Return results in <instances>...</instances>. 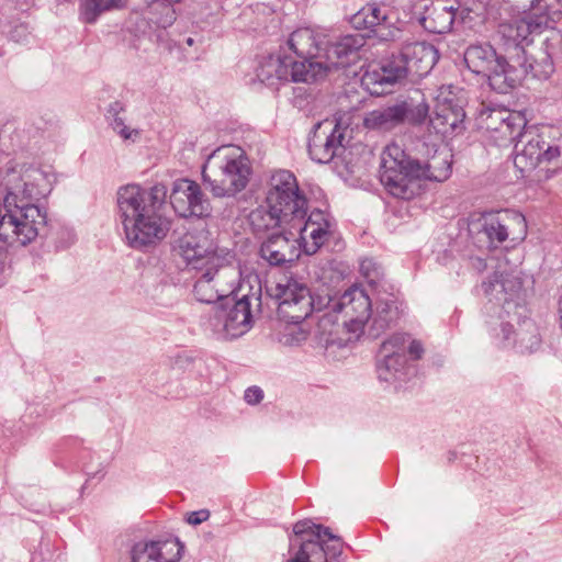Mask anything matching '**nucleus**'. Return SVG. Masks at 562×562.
Masks as SVG:
<instances>
[{
    "instance_id": "nucleus-1",
    "label": "nucleus",
    "mask_w": 562,
    "mask_h": 562,
    "mask_svg": "<svg viewBox=\"0 0 562 562\" xmlns=\"http://www.w3.org/2000/svg\"><path fill=\"white\" fill-rule=\"evenodd\" d=\"M273 296L279 301L278 313L289 323H301L311 315L314 308H329L341 316V323L334 322L330 314L324 315L317 325L321 340L326 346H344L352 339L337 337L340 329L358 337L363 325L372 313V303L369 295L361 288L353 286L345 291L338 299H318L315 301L310 289L302 282L292 278H283L273 289Z\"/></svg>"
},
{
    "instance_id": "nucleus-2",
    "label": "nucleus",
    "mask_w": 562,
    "mask_h": 562,
    "mask_svg": "<svg viewBox=\"0 0 562 562\" xmlns=\"http://www.w3.org/2000/svg\"><path fill=\"white\" fill-rule=\"evenodd\" d=\"M43 173L32 166L7 170L3 186V210L0 211V241L9 246H26L46 225V213L33 201L41 195L38 182Z\"/></svg>"
},
{
    "instance_id": "nucleus-3",
    "label": "nucleus",
    "mask_w": 562,
    "mask_h": 562,
    "mask_svg": "<svg viewBox=\"0 0 562 562\" xmlns=\"http://www.w3.org/2000/svg\"><path fill=\"white\" fill-rule=\"evenodd\" d=\"M166 198L164 184L150 189L128 184L117 191L119 213L132 247L155 245L167 236L170 220L161 213Z\"/></svg>"
},
{
    "instance_id": "nucleus-4",
    "label": "nucleus",
    "mask_w": 562,
    "mask_h": 562,
    "mask_svg": "<svg viewBox=\"0 0 562 562\" xmlns=\"http://www.w3.org/2000/svg\"><path fill=\"white\" fill-rule=\"evenodd\" d=\"M451 175V155L436 151L426 162L411 158L397 144L381 154L380 181L395 198L409 200L420 192V180L445 181Z\"/></svg>"
},
{
    "instance_id": "nucleus-5",
    "label": "nucleus",
    "mask_w": 562,
    "mask_h": 562,
    "mask_svg": "<svg viewBox=\"0 0 562 562\" xmlns=\"http://www.w3.org/2000/svg\"><path fill=\"white\" fill-rule=\"evenodd\" d=\"M483 289L490 301L502 305V310L510 321H517V328H514L510 322L502 323L501 331L504 342L509 345L510 335L514 334L513 347L518 353L528 355L538 350L541 338L536 323L531 319L519 322L526 310L520 279L512 274L495 272L488 281L483 283Z\"/></svg>"
},
{
    "instance_id": "nucleus-6",
    "label": "nucleus",
    "mask_w": 562,
    "mask_h": 562,
    "mask_svg": "<svg viewBox=\"0 0 562 562\" xmlns=\"http://www.w3.org/2000/svg\"><path fill=\"white\" fill-rule=\"evenodd\" d=\"M251 166L246 153L235 145L213 150L202 166V180L214 198H234L246 189Z\"/></svg>"
},
{
    "instance_id": "nucleus-7",
    "label": "nucleus",
    "mask_w": 562,
    "mask_h": 562,
    "mask_svg": "<svg viewBox=\"0 0 562 562\" xmlns=\"http://www.w3.org/2000/svg\"><path fill=\"white\" fill-rule=\"evenodd\" d=\"M438 50L430 44L414 42L405 44L397 56L385 61L380 69L368 70L362 85L372 93H384V86L393 85L407 75H427L438 61Z\"/></svg>"
},
{
    "instance_id": "nucleus-8",
    "label": "nucleus",
    "mask_w": 562,
    "mask_h": 562,
    "mask_svg": "<svg viewBox=\"0 0 562 562\" xmlns=\"http://www.w3.org/2000/svg\"><path fill=\"white\" fill-rule=\"evenodd\" d=\"M502 41H528L548 24V5L543 0H497Z\"/></svg>"
},
{
    "instance_id": "nucleus-9",
    "label": "nucleus",
    "mask_w": 562,
    "mask_h": 562,
    "mask_svg": "<svg viewBox=\"0 0 562 562\" xmlns=\"http://www.w3.org/2000/svg\"><path fill=\"white\" fill-rule=\"evenodd\" d=\"M469 231L477 243L487 248H496L507 239L513 243L524 240L527 223L521 213L505 210L481 215L470 223Z\"/></svg>"
},
{
    "instance_id": "nucleus-10",
    "label": "nucleus",
    "mask_w": 562,
    "mask_h": 562,
    "mask_svg": "<svg viewBox=\"0 0 562 562\" xmlns=\"http://www.w3.org/2000/svg\"><path fill=\"white\" fill-rule=\"evenodd\" d=\"M215 265L195 268L194 295L202 303H215L227 299L239 282V269L233 260L216 259Z\"/></svg>"
},
{
    "instance_id": "nucleus-11",
    "label": "nucleus",
    "mask_w": 562,
    "mask_h": 562,
    "mask_svg": "<svg viewBox=\"0 0 562 562\" xmlns=\"http://www.w3.org/2000/svg\"><path fill=\"white\" fill-rule=\"evenodd\" d=\"M265 203L292 221L306 216L307 199L300 191L295 176L288 170H278L271 175Z\"/></svg>"
},
{
    "instance_id": "nucleus-12",
    "label": "nucleus",
    "mask_w": 562,
    "mask_h": 562,
    "mask_svg": "<svg viewBox=\"0 0 562 562\" xmlns=\"http://www.w3.org/2000/svg\"><path fill=\"white\" fill-rule=\"evenodd\" d=\"M524 41H503L506 54L498 56L487 76L490 87L498 93H508L528 75Z\"/></svg>"
},
{
    "instance_id": "nucleus-13",
    "label": "nucleus",
    "mask_w": 562,
    "mask_h": 562,
    "mask_svg": "<svg viewBox=\"0 0 562 562\" xmlns=\"http://www.w3.org/2000/svg\"><path fill=\"white\" fill-rule=\"evenodd\" d=\"M180 255L192 269L215 265L216 259H233L225 249H220L205 227H194L177 241Z\"/></svg>"
},
{
    "instance_id": "nucleus-14",
    "label": "nucleus",
    "mask_w": 562,
    "mask_h": 562,
    "mask_svg": "<svg viewBox=\"0 0 562 562\" xmlns=\"http://www.w3.org/2000/svg\"><path fill=\"white\" fill-rule=\"evenodd\" d=\"M429 106L425 102L413 104L402 101L390 106L366 113L363 125L368 130L389 132L404 124H422L428 116Z\"/></svg>"
},
{
    "instance_id": "nucleus-15",
    "label": "nucleus",
    "mask_w": 562,
    "mask_h": 562,
    "mask_svg": "<svg viewBox=\"0 0 562 562\" xmlns=\"http://www.w3.org/2000/svg\"><path fill=\"white\" fill-rule=\"evenodd\" d=\"M549 130H527L515 144L514 165L521 172L533 170L539 162H551L560 156V148L547 142Z\"/></svg>"
},
{
    "instance_id": "nucleus-16",
    "label": "nucleus",
    "mask_w": 562,
    "mask_h": 562,
    "mask_svg": "<svg viewBox=\"0 0 562 562\" xmlns=\"http://www.w3.org/2000/svg\"><path fill=\"white\" fill-rule=\"evenodd\" d=\"M250 302L247 295L235 300L227 297L225 303L217 307L213 317V327L225 338H237L250 329Z\"/></svg>"
},
{
    "instance_id": "nucleus-17",
    "label": "nucleus",
    "mask_w": 562,
    "mask_h": 562,
    "mask_svg": "<svg viewBox=\"0 0 562 562\" xmlns=\"http://www.w3.org/2000/svg\"><path fill=\"white\" fill-rule=\"evenodd\" d=\"M344 132L334 120H324L314 125L308 138V154L319 164H328L344 150Z\"/></svg>"
},
{
    "instance_id": "nucleus-18",
    "label": "nucleus",
    "mask_w": 562,
    "mask_h": 562,
    "mask_svg": "<svg viewBox=\"0 0 562 562\" xmlns=\"http://www.w3.org/2000/svg\"><path fill=\"white\" fill-rule=\"evenodd\" d=\"M170 203L182 217L205 216L211 211L209 199L199 183L190 179H178L173 182Z\"/></svg>"
},
{
    "instance_id": "nucleus-19",
    "label": "nucleus",
    "mask_w": 562,
    "mask_h": 562,
    "mask_svg": "<svg viewBox=\"0 0 562 562\" xmlns=\"http://www.w3.org/2000/svg\"><path fill=\"white\" fill-rule=\"evenodd\" d=\"M290 229L295 231L300 249L306 255L316 254L331 234L330 222L321 210L312 211L306 220L292 221Z\"/></svg>"
},
{
    "instance_id": "nucleus-20",
    "label": "nucleus",
    "mask_w": 562,
    "mask_h": 562,
    "mask_svg": "<svg viewBox=\"0 0 562 562\" xmlns=\"http://www.w3.org/2000/svg\"><path fill=\"white\" fill-rule=\"evenodd\" d=\"M408 338L406 334L397 333L382 342L376 362L381 381L392 383L401 378L406 362L404 347Z\"/></svg>"
},
{
    "instance_id": "nucleus-21",
    "label": "nucleus",
    "mask_w": 562,
    "mask_h": 562,
    "mask_svg": "<svg viewBox=\"0 0 562 562\" xmlns=\"http://www.w3.org/2000/svg\"><path fill=\"white\" fill-rule=\"evenodd\" d=\"M301 249L296 234L292 229L272 234L260 247V256L270 266H282L299 259Z\"/></svg>"
},
{
    "instance_id": "nucleus-22",
    "label": "nucleus",
    "mask_w": 562,
    "mask_h": 562,
    "mask_svg": "<svg viewBox=\"0 0 562 562\" xmlns=\"http://www.w3.org/2000/svg\"><path fill=\"white\" fill-rule=\"evenodd\" d=\"M465 119L463 105L459 100L438 99L434 115L430 116V125L442 135H449L462 128Z\"/></svg>"
},
{
    "instance_id": "nucleus-23",
    "label": "nucleus",
    "mask_w": 562,
    "mask_h": 562,
    "mask_svg": "<svg viewBox=\"0 0 562 562\" xmlns=\"http://www.w3.org/2000/svg\"><path fill=\"white\" fill-rule=\"evenodd\" d=\"M364 40L362 36L346 35L336 43L329 45L324 49L321 60L328 72L335 71L340 67H346L350 64L351 57L363 46Z\"/></svg>"
},
{
    "instance_id": "nucleus-24",
    "label": "nucleus",
    "mask_w": 562,
    "mask_h": 562,
    "mask_svg": "<svg viewBox=\"0 0 562 562\" xmlns=\"http://www.w3.org/2000/svg\"><path fill=\"white\" fill-rule=\"evenodd\" d=\"M179 542H138L132 549V562H178Z\"/></svg>"
},
{
    "instance_id": "nucleus-25",
    "label": "nucleus",
    "mask_w": 562,
    "mask_h": 562,
    "mask_svg": "<svg viewBox=\"0 0 562 562\" xmlns=\"http://www.w3.org/2000/svg\"><path fill=\"white\" fill-rule=\"evenodd\" d=\"M324 36L310 27H302L295 30L290 38V48L301 58L321 59L324 45Z\"/></svg>"
},
{
    "instance_id": "nucleus-26",
    "label": "nucleus",
    "mask_w": 562,
    "mask_h": 562,
    "mask_svg": "<svg viewBox=\"0 0 562 562\" xmlns=\"http://www.w3.org/2000/svg\"><path fill=\"white\" fill-rule=\"evenodd\" d=\"M302 59L297 61L288 57V80L310 83L323 79L327 75L323 60L317 58Z\"/></svg>"
},
{
    "instance_id": "nucleus-27",
    "label": "nucleus",
    "mask_w": 562,
    "mask_h": 562,
    "mask_svg": "<svg viewBox=\"0 0 562 562\" xmlns=\"http://www.w3.org/2000/svg\"><path fill=\"white\" fill-rule=\"evenodd\" d=\"M249 224L256 234H262L276 227H290L292 220L283 213L274 212L266 203L249 213Z\"/></svg>"
},
{
    "instance_id": "nucleus-28",
    "label": "nucleus",
    "mask_w": 562,
    "mask_h": 562,
    "mask_svg": "<svg viewBox=\"0 0 562 562\" xmlns=\"http://www.w3.org/2000/svg\"><path fill=\"white\" fill-rule=\"evenodd\" d=\"M497 58L498 55L495 49L488 44L471 45L464 53V61L468 68L472 72L485 77L493 69Z\"/></svg>"
},
{
    "instance_id": "nucleus-29",
    "label": "nucleus",
    "mask_w": 562,
    "mask_h": 562,
    "mask_svg": "<svg viewBox=\"0 0 562 562\" xmlns=\"http://www.w3.org/2000/svg\"><path fill=\"white\" fill-rule=\"evenodd\" d=\"M456 19V10L450 7H434L420 19L423 27L435 34H445L451 31Z\"/></svg>"
},
{
    "instance_id": "nucleus-30",
    "label": "nucleus",
    "mask_w": 562,
    "mask_h": 562,
    "mask_svg": "<svg viewBox=\"0 0 562 562\" xmlns=\"http://www.w3.org/2000/svg\"><path fill=\"white\" fill-rule=\"evenodd\" d=\"M288 57L269 56L265 58L258 69V79L268 85L273 86L278 81L288 80Z\"/></svg>"
},
{
    "instance_id": "nucleus-31",
    "label": "nucleus",
    "mask_w": 562,
    "mask_h": 562,
    "mask_svg": "<svg viewBox=\"0 0 562 562\" xmlns=\"http://www.w3.org/2000/svg\"><path fill=\"white\" fill-rule=\"evenodd\" d=\"M400 316L396 297L393 294L379 296L375 302L374 324L381 329L389 327Z\"/></svg>"
},
{
    "instance_id": "nucleus-32",
    "label": "nucleus",
    "mask_w": 562,
    "mask_h": 562,
    "mask_svg": "<svg viewBox=\"0 0 562 562\" xmlns=\"http://www.w3.org/2000/svg\"><path fill=\"white\" fill-rule=\"evenodd\" d=\"M387 14L376 4H368L357 12L352 18V23L358 29H370L375 31L383 22H386Z\"/></svg>"
},
{
    "instance_id": "nucleus-33",
    "label": "nucleus",
    "mask_w": 562,
    "mask_h": 562,
    "mask_svg": "<svg viewBox=\"0 0 562 562\" xmlns=\"http://www.w3.org/2000/svg\"><path fill=\"white\" fill-rule=\"evenodd\" d=\"M173 2L167 0H153L149 4V12L154 15L153 21L159 26L166 29L176 20Z\"/></svg>"
},
{
    "instance_id": "nucleus-34",
    "label": "nucleus",
    "mask_w": 562,
    "mask_h": 562,
    "mask_svg": "<svg viewBox=\"0 0 562 562\" xmlns=\"http://www.w3.org/2000/svg\"><path fill=\"white\" fill-rule=\"evenodd\" d=\"M115 7H117V0H83L81 14L87 23H92L102 11Z\"/></svg>"
},
{
    "instance_id": "nucleus-35",
    "label": "nucleus",
    "mask_w": 562,
    "mask_h": 562,
    "mask_svg": "<svg viewBox=\"0 0 562 562\" xmlns=\"http://www.w3.org/2000/svg\"><path fill=\"white\" fill-rule=\"evenodd\" d=\"M525 125L526 120L520 113L508 111V117H506L499 133L503 138L515 140L516 136L520 137V130Z\"/></svg>"
},
{
    "instance_id": "nucleus-36",
    "label": "nucleus",
    "mask_w": 562,
    "mask_h": 562,
    "mask_svg": "<svg viewBox=\"0 0 562 562\" xmlns=\"http://www.w3.org/2000/svg\"><path fill=\"white\" fill-rule=\"evenodd\" d=\"M528 74L533 78L547 79L554 71L553 61L547 53H542L540 59H535L532 63L527 60Z\"/></svg>"
},
{
    "instance_id": "nucleus-37",
    "label": "nucleus",
    "mask_w": 562,
    "mask_h": 562,
    "mask_svg": "<svg viewBox=\"0 0 562 562\" xmlns=\"http://www.w3.org/2000/svg\"><path fill=\"white\" fill-rule=\"evenodd\" d=\"M481 123L486 130L501 132L502 125L508 117V110L506 109H488L481 112Z\"/></svg>"
},
{
    "instance_id": "nucleus-38",
    "label": "nucleus",
    "mask_w": 562,
    "mask_h": 562,
    "mask_svg": "<svg viewBox=\"0 0 562 562\" xmlns=\"http://www.w3.org/2000/svg\"><path fill=\"white\" fill-rule=\"evenodd\" d=\"M110 112H113L115 115L112 122V127L122 138L134 140L136 137H138L139 132L137 130H131L127 127L124 123V120L121 116H117V103L111 106Z\"/></svg>"
},
{
    "instance_id": "nucleus-39",
    "label": "nucleus",
    "mask_w": 562,
    "mask_h": 562,
    "mask_svg": "<svg viewBox=\"0 0 562 562\" xmlns=\"http://www.w3.org/2000/svg\"><path fill=\"white\" fill-rule=\"evenodd\" d=\"M210 518V512L207 509H201L191 512L187 515V522L193 526L200 525Z\"/></svg>"
},
{
    "instance_id": "nucleus-40",
    "label": "nucleus",
    "mask_w": 562,
    "mask_h": 562,
    "mask_svg": "<svg viewBox=\"0 0 562 562\" xmlns=\"http://www.w3.org/2000/svg\"><path fill=\"white\" fill-rule=\"evenodd\" d=\"M244 398L248 404L255 405L263 398V392L258 386H251L245 391Z\"/></svg>"
},
{
    "instance_id": "nucleus-41",
    "label": "nucleus",
    "mask_w": 562,
    "mask_h": 562,
    "mask_svg": "<svg viewBox=\"0 0 562 562\" xmlns=\"http://www.w3.org/2000/svg\"><path fill=\"white\" fill-rule=\"evenodd\" d=\"M408 353L413 359H420L424 353L422 342L418 340H412L408 347Z\"/></svg>"
},
{
    "instance_id": "nucleus-42",
    "label": "nucleus",
    "mask_w": 562,
    "mask_h": 562,
    "mask_svg": "<svg viewBox=\"0 0 562 562\" xmlns=\"http://www.w3.org/2000/svg\"><path fill=\"white\" fill-rule=\"evenodd\" d=\"M473 266L480 270L484 269L486 267V263L483 259L476 257L473 259Z\"/></svg>"
},
{
    "instance_id": "nucleus-43",
    "label": "nucleus",
    "mask_w": 562,
    "mask_h": 562,
    "mask_svg": "<svg viewBox=\"0 0 562 562\" xmlns=\"http://www.w3.org/2000/svg\"><path fill=\"white\" fill-rule=\"evenodd\" d=\"M186 42H187V44H188L189 46H191V45H193V42H194V41H193V38H192V37H188Z\"/></svg>"
},
{
    "instance_id": "nucleus-44",
    "label": "nucleus",
    "mask_w": 562,
    "mask_h": 562,
    "mask_svg": "<svg viewBox=\"0 0 562 562\" xmlns=\"http://www.w3.org/2000/svg\"><path fill=\"white\" fill-rule=\"evenodd\" d=\"M562 5V0H557Z\"/></svg>"
}]
</instances>
